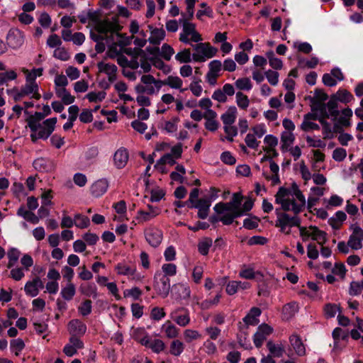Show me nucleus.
I'll list each match as a JSON object with an SVG mask.
<instances>
[{
    "mask_svg": "<svg viewBox=\"0 0 363 363\" xmlns=\"http://www.w3.org/2000/svg\"><path fill=\"white\" fill-rule=\"evenodd\" d=\"M275 202L281 206L276 209L275 227L285 235H290L292 227H299L301 218L298 215L304 209L306 201L304 195L296 184L291 190L280 187L275 195Z\"/></svg>",
    "mask_w": 363,
    "mask_h": 363,
    "instance_id": "f257e3e1",
    "label": "nucleus"
},
{
    "mask_svg": "<svg viewBox=\"0 0 363 363\" xmlns=\"http://www.w3.org/2000/svg\"><path fill=\"white\" fill-rule=\"evenodd\" d=\"M56 123L57 118H48L42 123L31 121L28 127L32 132L30 134L32 142L36 143L39 139H48L54 131Z\"/></svg>",
    "mask_w": 363,
    "mask_h": 363,
    "instance_id": "f03ea898",
    "label": "nucleus"
},
{
    "mask_svg": "<svg viewBox=\"0 0 363 363\" xmlns=\"http://www.w3.org/2000/svg\"><path fill=\"white\" fill-rule=\"evenodd\" d=\"M87 14L89 20L93 23L96 32L104 33L105 31L121 30L122 28L118 23L117 17L101 20L100 12L91 10H89Z\"/></svg>",
    "mask_w": 363,
    "mask_h": 363,
    "instance_id": "7ed1b4c3",
    "label": "nucleus"
},
{
    "mask_svg": "<svg viewBox=\"0 0 363 363\" xmlns=\"http://www.w3.org/2000/svg\"><path fill=\"white\" fill-rule=\"evenodd\" d=\"M123 53L130 57V68L137 69L140 67L144 72H149L151 65L148 61L146 53L141 48H124Z\"/></svg>",
    "mask_w": 363,
    "mask_h": 363,
    "instance_id": "20e7f679",
    "label": "nucleus"
},
{
    "mask_svg": "<svg viewBox=\"0 0 363 363\" xmlns=\"http://www.w3.org/2000/svg\"><path fill=\"white\" fill-rule=\"evenodd\" d=\"M7 93L13 97L15 101H19L25 97H29L30 99L35 100H39L41 98L38 84L26 83L20 89L14 87L11 89H8Z\"/></svg>",
    "mask_w": 363,
    "mask_h": 363,
    "instance_id": "39448f33",
    "label": "nucleus"
},
{
    "mask_svg": "<svg viewBox=\"0 0 363 363\" xmlns=\"http://www.w3.org/2000/svg\"><path fill=\"white\" fill-rule=\"evenodd\" d=\"M161 88L162 80L155 79L151 74H144L140 78V83L135 85V91L154 95L157 94Z\"/></svg>",
    "mask_w": 363,
    "mask_h": 363,
    "instance_id": "423d86ee",
    "label": "nucleus"
},
{
    "mask_svg": "<svg viewBox=\"0 0 363 363\" xmlns=\"http://www.w3.org/2000/svg\"><path fill=\"white\" fill-rule=\"evenodd\" d=\"M194 52L192 54V60L196 62H203L212 58L218 52V49L211 45L209 43H196L191 45Z\"/></svg>",
    "mask_w": 363,
    "mask_h": 363,
    "instance_id": "0eeeda50",
    "label": "nucleus"
},
{
    "mask_svg": "<svg viewBox=\"0 0 363 363\" xmlns=\"http://www.w3.org/2000/svg\"><path fill=\"white\" fill-rule=\"evenodd\" d=\"M182 22V30L179 34V41L184 44L191 45V43H199L203 40L201 35L196 30V25L186 20Z\"/></svg>",
    "mask_w": 363,
    "mask_h": 363,
    "instance_id": "6e6552de",
    "label": "nucleus"
},
{
    "mask_svg": "<svg viewBox=\"0 0 363 363\" xmlns=\"http://www.w3.org/2000/svg\"><path fill=\"white\" fill-rule=\"evenodd\" d=\"M242 196L239 193L233 195L232 199L228 203H218L214 206V210L217 213H223L225 211L242 212L241 211V203Z\"/></svg>",
    "mask_w": 363,
    "mask_h": 363,
    "instance_id": "1a4fd4ad",
    "label": "nucleus"
},
{
    "mask_svg": "<svg viewBox=\"0 0 363 363\" xmlns=\"http://www.w3.org/2000/svg\"><path fill=\"white\" fill-rule=\"evenodd\" d=\"M153 287L159 296L166 298L170 291V280L169 277H167L166 275H162V272H156Z\"/></svg>",
    "mask_w": 363,
    "mask_h": 363,
    "instance_id": "9d476101",
    "label": "nucleus"
},
{
    "mask_svg": "<svg viewBox=\"0 0 363 363\" xmlns=\"http://www.w3.org/2000/svg\"><path fill=\"white\" fill-rule=\"evenodd\" d=\"M350 230L352 233L348 239V245L352 250H360L362 247L363 229L358 224H352Z\"/></svg>",
    "mask_w": 363,
    "mask_h": 363,
    "instance_id": "9b49d317",
    "label": "nucleus"
},
{
    "mask_svg": "<svg viewBox=\"0 0 363 363\" xmlns=\"http://www.w3.org/2000/svg\"><path fill=\"white\" fill-rule=\"evenodd\" d=\"M6 42L8 45L13 49L20 48L24 43L23 33L17 28L11 29L7 35Z\"/></svg>",
    "mask_w": 363,
    "mask_h": 363,
    "instance_id": "f8f14e48",
    "label": "nucleus"
},
{
    "mask_svg": "<svg viewBox=\"0 0 363 363\" xmlns=\"http://www.w3.org/2000/svg\"><path fill=\"white\" fill-rule=\"evenodd\" d=\"M273 332V328L266 323L261 324L258 328L255 334L254 335L253 340L255 345L259 348L264 341L267 339V336L272 334Z\"/></svg>",
    "mask_w": 363,
    "mask_h": 363,
    "instance_id": "ddd939ff",
    "label": "nucleus"
},
{
    "mask_svg": "<svg viewBox=\"0 0 363 363\" xmlns=\"http://www.w3.org/2000/svg\"><path fill=\"white\" fill-rule=\"evenodd\" d=\"M261 310L257 307H253L250 309L249 313L243 318L245 325L240 327V330H243L244 334L246 335L245 332L247 330L249 325H256L259 323L258 317L261 315Z\"/></svg>",
    "mask_w": 363,
    "mask_h": 363,
    "instance_id": "4468645a",
    "label": "nucleus"
},
{
    "mask_svg": "<svg viewBox=\"0 0 363 363\" xmlns=\"http://www.w3.org/2000/svg\"><path fill=\"white\" fill-rule=\"evenodd\" d=\"M44 287V284L39 277H35L32 280L28 281L24 286V291L27 296L35 297L38 295L40 289Z\"/></svg>",
    "mask_w": 363,
    "mask_h": 363,
    "instance_id": "2eb2a0df",
    "label": "nucleus"
},
{
    "mask_svg": "<svg viewBox=\"0 0 363 363\" xmlns=\"http://www.w3.org/2000/svg\"><path fill=\"white\" fill-rule=\"evenodd\" d=\"M211 204V201L208 199H200L197 201L196 203L193 205H189L190 208H197L198 217L201 219H205L208 217L209 213V208Z\"/></svg>",
    "mask_w": 363,
    "mask_h": 363,
    "instance_id": "dca6fc26",
    "label": "nucleus"
},
{
    "mask_svg": "<svg viewBox=\"0 0 363 363\" xmlns=\"http://www.w3.org/2000/svg\"><path fill=\"white\" fill-rule=\"evenodd\" d=\"M120 30H113V31H105L104 33H100L96 32L94 33L91 31L90 37L91 38L96 42L99 43L100 41L105 40L106 43H111L113 40H115V36L120 37L121 35L119 34Z\"/></svg>",
    "mask_w": 363,
    "mask_h": 363,
    "instance_id": "f3484780",
    "label": "nucleus"
},
{
    "mask_svg": "<svg viewBox=\"0 0 363 363\" xmlns=\"http://www.w3.org/2000/svg\"><path fill=\"white\" fill-rule=\"evenodd\" d=\"M289 342L295 353L298 357H303L306 354V349L301 337L296 334H292L289 338Z\"/></svg>",
    "mask_w": 363,
    "mask_h": 363,
    "instance_id": "a211bd4d",
    "label": "nucleus"
},
{
    "mask_svg": "<svg viewBox=\"0 0 363 363\" xmlns=\"http://www.w3.org/2000/svg\"><path fill=\"white\" fill-rule=\"evenodd\" d=\"M147 28L150 32L149 43L154 45H160L166 36L165 30L162 28H155L152 25H148Z\"/></svg>",
    "mask_w": 363,
    "mask_h": 363,
    "instance_id": "6ab92c4d",
    "label": "nucleus"
},
{
    "mask_svg": "<svg viewBox=\"0 0 363 363\" xmlns=\"http://www.w3.org/2000/svg\"><path fill=\"white\" fill-rule=\"evenodd\" d=\"M145 238L152 247H157L162 242V233L155 228H149L145 230Z\"/></svg>",
    "mask_w": 363,
    "mask_h": 363,
    "instance_id": "aec40b11",
    "label": "nucleus"
},
{
    "mask_svg": "<svg viewBox=\"0 0 363 363\" xmlns=\"http://www.w3.org/2000/svg\"><path fill=\"white\" fill-rule=\"evenodd\" d=\"M138 341L145 347L150 348L154 352L160 353L165 348L164 342L160 339L151 340L148 336H145Z\"/></svg>",
    "mask_w": 363,
    "mask_h": 363,
    "instance_id": "412c9836",
    "label": "nucleus"
},
{
    "mask_svg": "<svg viewBox=\"0 0 363 363\" xmlns=\"http://www.w3.org/2000/svg\"><path fill=\"white\" fill-rule=\"evenodd\" d=\"M33 167L36 170L44 172H51L55 168L54 162L45 157H40L35 160L33 162Z\"/></svg>",
    "mask_w": 363,
    "mask_h": 363,
    "instance_id": "4be33fe9",
    "label": "nucleus"
},
{
    "mask_svg": "<svg viewBox=\"0 0 363 363\" xmlns=\"http://www.w3.org/2000/svg\"><path fill=\"white\" fill-rule=\"evenodd\" d=\"M97 66L101 72L107 74L109 82H113L116 80L118 68L114 64L101 62Z\"/></svg>",
    "mask_w": 363,
    "mask_h": 363,
    "instance_id": "5701e85b",
    "label": "nucleus"
},
{
    "mask_svg": "<svg viewBox=\"0 0 363 363\" xmlns=\"http://www.w3.org/2000/svg\"><path fill=\"white\" fill-rule=\"evenodd\" d=\"M68 330L72 335H83L86 330V326L81 320L74 319L68 323Z\"/></svg>",
    "mask_w": 363,
    "mask_h": 363,
    "instance_id": "b1692460",
    "label": "nucleus"
},
{
    "mask_svg": "<svg viewBox=\"0 0 363 363\" xmlns=\"http://www.w3.org/2000/svg\"><path fill=\"white\" fill-rule=\"evenodd\" d=\"M128 158L129 155L127 150L123 147L120 148L114 154V164L118 169L123 168L126 165Z\"/></svg>",
    "mask_w": 363,
    "mask_h": 363,
    "instance_id": "393cba45",
    "label": "nucleus"
},
{
    "mask_svg": "<svg viewBox=\"0 0 363 363\" xmlns=\"http://www.w3.org/2000/svg\"><path fill=\"white\" fill-rule=\"evenodd\" d=\"M148 210L147 211H138V219L140 222L144 223L150 220L155 218L160 213V208L154 207L151 205H147Z\"/></svg>",
    "mask_w": 363,
    "mask_h": 363,
    "instance_id": "a878e982",
    "label": "nucleus"
},
{
    "mask_svg": "<svg viewBox=\"0 0 363 363\" xmlns=\"http://www.w3.org/2000/svg\"><path fill=\"white\" fill-rule=\"evenodd\" d=\"M267 347L269 351V355L273 357H281L285 352V347L281 342L276 344L269 340L267 343Z\"/></svg>",
    "mask_w": 363,
    "mask_h": 363,
    "instance_id": "bb28decb",
    "label": "nucleus"
},
{
    "mask_svg": "<svg viewBox=\"0 0 363 363\" xmlns=\"http://www.w3.org/2000/svg\"><path fill=\"white\" fill-rule=\"evenodd\" d=\"M108 182L104 179L95 182L91 186V193L95 197L102 196L108 189Z\"/></svg>",
    "mask_w": 363,
    "mask_h": 363,
    "instance_id": "cd10ccee",
    "label": "nucleus"
},
{
    "mask_svg": "<svg viewBox=\"0 0 363 363\" xmlns=\"http://www.w3.org/2000/svg\"><path fill=\"white\" fill-rule=\"evenodd\" d=\"M118 274L126 275L131 277L132 279H138L139 277L135 274V267L130 265L120 263L115 267Z\"/></svg>",
    "mask_w": 363,
    "mask_h": 363,
    "instance_id": "c85d7f7f",
    "label": "nucleus"
},
{
    "mask_svg": "<svg viewBox=\"0 0 363 363\" xmlns=\"http://www.w3.org/2000/svg\"><path fill=\"white\" fill-rule=\"evenodd\" d=\"M183 311L182 308H178L171 313L172 318L180 326L185 327L190 322V318L187 312L178 315L179 312Z\"/></svg>",
    "mask_w": 363,
    "mask_h": 363,
    "instance_id": "c756f323",
    "label": "nucleus"
},
{
    "mask_svg": "<svg viewBox=\"0 0 363 363\" xmlns=\"http://www.w3.org/2000/svg\"><path fill=\"white\" fill-rule=\"evenodd\" d=\"M166 85L172 89H179L183 92L185 89H182L183 81L177 76H168L165 79L162 80V86Z\"/></svg>",
    "mask_w": 363,
    "mask_h": 363,
    "instance_id": "7c9ffc66",
    "label": "nucleus"
},
{
    "mask_svg": "<svg viewBox=\"0 0 363 363\" xmlns=\"http://www.w3.org/2000/svg\"><path fill=\"white\" fill-rule=\"evenodd\" d=\"M80 293L86 296L96 298L98 297L97 287L94 283H86L80 285Z\"/></svg>",
    "mask_w": 363,
    "mask_h": 363,
    "instance_id": "2f4dec72",
    "label": "nucleus"
},
{
    "mask_svg": "<svg viewBox=\"0 0 363 363\" xmlns=\"http://www.w3.org/2000/svg\"><path fill=\"white\" fill-rule=\"evenodd\" d=\"M298 305L293 302L285 304L282 308V318L284 320H289L298 312Z\"/></svg>",
    "mask_w": 363,
    "mask_h": 363,
    "instance_id": "473e14b6",
    "label": "nucleus"
},
{
    "mask_svg": "<svg viewBox=\"0 0 363 363\" xmlns=\"http://www.w3.org/2000/svg\"><path fill=\"white\" fill-rule=\"evenodd\" d=\"M56 96L60 98L62 103L69 105L74 101L75 97L67 90L66 87L55 89Z\"/></svg>",
    "mask_w": 363,
    "mask_h": 363,
    "instance_id": "72a5a7b5",
    "label": "nucleus"
},
{
    "mask_svg": "<svg viewBox=\"0 0 363 363\" xmlns=\"http://www.w3.org/2000/svg\"><path fill=\"white\" fill-rule=\"evenodd\" d=\"M311 232V237L313 240H316L320 245L325 244L327 241L326 233L319 230L317 227L311 225L309 227Z\"/></svg>",
    "mask_w": 363,
    "mask_h": 363,
    "instance_id": "f704fd0d",
    "label": "nucleus"
},
{
    "mask_svg": "<svg viewBox=\"0 0 363 363\" xmlns=\"http://www.w3.org/2000/svg\"><path fill=\"white\" fill-rule=\"evenodd\" d=\"M325 105H326V111L328 118L332 116L334 119H336L339 115V111L337 109V101L335 98L331 96L329 101L327 104H325Z\"/></svg>",
    "mask_w": 363,
    "mask_h": 363,
    "instance_id": "c9c22d12",
    "label": "nucleus"
},
{
    "mask_svg": "<svg viewBox=\"0 0 363 363\" xmlns=\"http://www.w3.org/2000/svg\"><path fill=\"white\" fill-rule=\"evenodd\" d=\"M20 256L21 252L18 249L15 247L9 249L7 252V257L9 259V262L6 265L7 268L10 269L14 267Z\"/></svg>",
    "mask_w": 363,
    "mask_h": 363,
    "instance_id": "e433bc0d",
    "label": "nucleus"
},
{
    "mask_svg": "<svg viewBox=\"0 0 363 363\" xmlns=\"http://www.w3.org/2000/svg\"><path fill=\"white\" fill-rule=\"evenodd\" d=\"M162 328L169 338H175L179 335V329L169 320H167Z\"/></svg>",
    "mask_w": 363,
    "mask_h": 363,
    "instance_id": "4c0bfd02",
    "label": "nucleus"
},
{
    "mask_svg": "<svg viewBox=\"0 0 363 363\" xmlns=\"http://www.w3.org/2000/svg\"><path fill=\"white\" fill-rule=\"evenodd\" d=\"M311 107L313 111H318L323 118H328L325 103L311 99Z\"/></svg>",
    "mask_w": 363,
    "mask_h": 363,
    "instance_id": "58836bf2",
    "label": "nucleus"
},
{
    "mask_svg": "<svg viewBox=\"0 0 363 363\" xmlns=\"http://www.w3.org/2000/svg\"><path fill=\"white\" fill-rule=\"evenodd\" d=\"M295 136L293 132L284 131L281 135V142L282 143L281 148L287 150V148L294 143Z\"/></svg>",
    "mask_w": 363,
    "mask_h": 363,
    "instance_id": "ea45409f",
    "label": "nucleus"
},
{
    "mask_svg": "<svg viewBox=\"0 0 363 363\" xmlns=\"http://www.w3.org/2000/svg\"><path fill=\"white\" fill-rule=\"evenodd\" d=\"M333 97L338 101L342 103H349L353 99L352 94L346 89H340L335 94L333 95Z\"/></svg>",
    "mask_w": 363,
    "mask_h": 363,
    "instance_id": "a19ab883",
    "label": "nucleus"
},
{
    "mask_svg": "<svg viewBox=\"0 0 363 363\" xmlns=\"http://www.w3.org/2000/svg\"><path fill=\"white\" fill-rule=\"evenodd\" d=\"M108 44H110V43ZM123 49L124 48L119 46L117 43H115L113 40L111 43V45L108 46V50L107 52L108 56L111 59H116L120 55L123 53Z\"/></svg>",
    "mask_w": 363,
    "mask_h": 363,
    "instance_id": "79ce46f5",
    "label": "nucleus"
},
{
    "mask_svg": "<svg viewBox=\"0 0 363 363\" xmlns=\"http://www.w3.org/2000/svg\"><path fill=\"white\" fill-rule=\"evenodd\" d=\"M74 221L75 226L81 229L86 228L90 225L89 218L87 216L80 213L74 215Z\"/></svg>",
    "mask_w": 363,
    "mask_h": 363,
    "instance_id": "37998d69",
    "label": "nucleus"
},
{
    "mask_svg": "<svg viewBox=\"0 0 363 363\" xmlns=\"http://www.w3.org/2000/svg\"><path fill=\"white\" fill-rule=\"evenodd\" d=\"M235 86L240 91H250L252 88V84L248 77H242L235 82Z\"/></svg>",
    "mask_w": 363,
    "mask_h": 363,
    "instance_id": "c03bdc74",
    "label": "nucleus"
},
{
    "mask_svg": "<svg viewBox=\"0 0 363 363\" xmlns=\"http://www.w3.org/2000/svg\"><path fill=\"white\" fill-rule=\"evenodd\" d=\"M184 345L179 340H173L169 346V352L174 356H179L184 351Z\"/></svg>",
    "mask_w": 363,
    "mask_h": 363,
    "instance_id": "a18cd8bd",
    "label": "nucleus"
},
{
    "mask_svg": "<svg viewBox=\"0 0 363 363\" xmlns=\"http://www.w3.org/2000/svg\"><path fill=\"white\" fill-rule=\"evenodd\" d=\"M223 216L220 218V220L224 225H230L233 222L234 218L240 217L242 216V212H232V211H225L222 213Z\"/></svg>",
    "mask_w": 363,
    "mask_h": 363,
    "instance_id": "49530a36",
    "label": "nucleus"
},
{
    "mask_svg": "<svg viewBox=\"0 0 363 363\" xmlns=\"http://www.w3.org/2000/svg\"><path fill=\"white\" fill-rule=\"evenodd\" d=\"M175 59L180 63H188L192 60V55L189 48H185L175 55Z\"/></svg>",
    "mask_w": 363,
    "mask_h": 363,
    "instance_id": "de8ad7c7",
    "label": "nucleus"
},
{
    "mask_svg": "<svg viewBox=\"0 0 363 363\" xmlns=\"http://www.w3.org/2000/svg\"><path fill=\"white\" fill-rule=\"evenodd\" d=\"M236 118V109L230 108L228 111L221 116V119L225 125H232Z\"/></svg>",
    "mask_w": 363,
    "mask_h": 363,
    "instance_id": "09e8293b",
    "label": "nucleus"
},
{
    "mask_svg": "<svg viewBox=\"0 0 363 363\" xmlns=\"http://www.w3.org/2000/svg\"><path fill=\"white\" fill-rule=\"evenodd\" d=\"M75 291L76 290L74 285L72 283L69 282L67 283L66 286L62 289L61 295L64 299L69 301L74 296Z\"/></svg>",
    "mask_w": 363,
    "mask_h": 363,
    "instance_id": "8fccbe9b",
    "label": "nucleus"
},
{
    "mask_svg": "<svg viewBox=\"0 0 363 363\" xmlns=\"http://www.w3.org/2000/svg\"><path fill=\"white\" fill-rule=\"evenodd\" d=\"M236 96V104L239 108L246 110L249 106L250 100L248 96L244 94L242 91H238Z\"/></svg>",
    "mask_w": 363,
    "mask_h": 363,
    "instance_id": "3c124183",
    "label": "nucleus"
},
{
    "mask_svg": "<svg viewBox=\"0 0 363 363\" xmlns=\"http://www.w3.org/2000/svg\"><path fill=\"white\" fill-rule=\"evenodd\" d=\"M213 240L211 238H206L198 244V250L203 255H206L208 253L209 248L212 246Z\"/></svg>",
    "mask_w": 363,
    "mask_h": 363,
    "instance_id": "603ef678",
    "label": "nucleus"
},
{
    "mask_svg": "<svg viewBox=\"0 0 363 363\" xmlns=\"http://www.w3.org/2000/svg\"><path fill=\"white\" fill-rule=\"evenodd\" d=\"M137 94L136 101L140 106L147 107L150 106L152 104L150 98V94L144 92H135Z\"/></svg>",
    "mask_w": 363,
    "mask_h": 363,
    "instance_id": "864d4df0",
    "label": "nucleus"
},
{
    "mask_svg": "<svg viewBox=\"0 0 363 363\" xmlns=\"http://www.w3.org/2000/svg\"><path fill=\"white\" fill-rule=\"evenodd\" d=\"M270 170L272 173L271 176V182L272 185H275L280 183L279 176V167L278 164L273 160H270L269 165Z\"/></svg>",
    "mask_w": 363,
    "mask_h": 363,
    "instance_id": "5fc2aeb1",
    "label": "nucleus"
},
{
    "mask_svg": "<svg viewBox=\"0 0 363 363\" xmlns=\"http://www.w3.org/2000/svg\"><path fill=\"white\" fill-rule=\"evenodd\" d=\"M264 143L267 145L265 147H270V150L273 151V157H277L278 153L275 150V147L278 144V139L272 135H267L264 138Z\"/></svg>",
    "mask_w": 363,
    "mask_h": 363,
    "instance_id": "6e6d98bb",
    "label": "nucleus"
},
{
    "mask_svg": "<svg viewBox=\"0 0 363 363\" xmlns=\"http://www.w3.org/2000/svg\"><path fill=\"white\" fill-rule=\"evenodd\" d=\"M352 116V111L350 108L342 111V116L338 119V123L342 126L348 127L350 125V118Z\"/></svg>",
    "mask_w": 363,
    "mask_h": 363,
    "instance_id": "4d7b16f0",
    "label": "nucleus"
},
{
    "mask_svg": "<svg viewBox=\"0 0 363 363\" xmlns=\"http://www.w3.org/2000/svg\"><path fill=\"white\" fill-rule=\"evenodd\" d=\"M10 269H11V271H10V274H9V277L11 279H13L14 281H19L25 277L24 272L26 270L23 269L22 267H13L12 268H10Z\"/></svg>",
    "mask_w": 363,
    "mask_h": 363,
    "instance_id": "13d9d810",
    "label": "nucleus"
},
{
    "mask_svg": "<svg viewBox=\"0 0 363 363\" xmlns=\"http://www.w3.org/2000/svg\"><path fill=\"white\" fill-rule=\"evenodd\" d=\"M257 274L259 273L255 272L252 267L244 265L239 273V276L246 279H253Z\"/></svg>",
    "mask_w": 363,
    "mask_h": 363,
    "instance_id": "bf43d9fd",
    "label": "nucleus"
},
{
    "mask_svg": "<svg viewBox=\"0 0 363 363\" xmlns=\"http://www.w3.org/2000/svg\"><path fill=\"white\" fill-rule=\"evenodd\" d=\"M324 312L327 318H333L337 312H340V307L335 303H327Z\"/></svg>",
    "mask_w": 363,
    "mask_h": 363,
    "instance_id": "052dcab7",
    "label": "nucleus"
},
{
    "mask_svg": "<svg viewBox=\"0 0 363 363\" xmlns=\"http://www.w3.org/2000/svg\"><path fill=\"white\" fill-rule=\"evenodd\" d=\"M53 56L54 57L62 61H67L70 57L68 51L64 47L57 48L54 50Z\"/></svg>",
    "mask_w": 363,
    "mask_h": 363,
    "instance_id": "680f3d73",
    "label": "nucleus"
},
{
    "mask_svg": "<svg viewBox=\"0 0 363 363\" xmlns=\"http://www.w3.org/2000/svg\"><path fill=\"white\" fill-rule=\"evenodd\" d=\"M201 335L195 330L187 329L184 332V337L186 342H190L193 340L199 339Z\"/></svg>",
    "mask_w": 363,
    "mask_h": 363,
    "instance_id": "e2e57ef3",
    "label": "nucleus"
},
{
    "mask_svg": "<svg viewBox=\"0 0 363 363\" xmlns=\"http://www.w3.org/2000/svg\"><path fill=\"white\" fill-rule=\"evenodd\" d=\"M25 347V344L23 340L18 338L11 341V348L15 352L16 356L19 355V353Z\"/></svg>",
    "mask_w": 363,
    "mask_h": 363,
    "instance_id": "0e129e2a",
    "label": "nucleus"
},
{
    "mask_svg": "<svg viewBox=\"0 0 363 363\" xmlns=\"http://www.w3.org/2000/svg\"><path fill=\"white\" fill-rule=\"evenodd\" d=\"M91 303V301L89 299L85 300L81 303L78 310L82 315L86 316L91 313L92 308Z\"/></svg>",
    "mask_w": 363,
    "mask_h": 363,
    "instance_id": "69168bd1",
    "label": "nucleus"
},
{
    "mask_svg": "<svg viewBox=\"0 0 363 363\" xmlns=\"http://www.w3.org/2000/svg\"><path fill=\"white\" fill-rule=\"evenodd\" d=\"M264 75L267 81L272 86H276L279 82V73L276 71L269 69L265 72Z\"/></svg>",
    "mask_w": 363,
    "mask_h": 363,
    "instance_id": "338daca9",
    "label": "nucleus"
},
{
    "mask_svg": "<svg viewBox=\"0 0 363 363\" xmlns=\"http://www.w3.org/2000/svg\"><path fill=\"white\" fill-rule=\"evenodd\" d=\"M174 53V50L172 48V47H171L169 45L165 43L162 46L160 55L164 60H166L167 61L170 60V59Z\"/></svg>",
    "mask_w": 363,
    "mask_h": 363,
    "instance_id": "774afa93",
    "label": "nucleus"
}]
</instances>
